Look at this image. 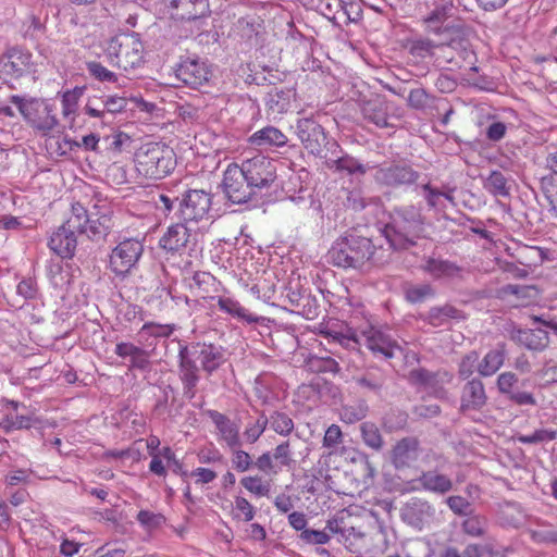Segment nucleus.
<instances>
[{"label": "nucleus", "instance_id": "25", "mask_svg": "<svg viewBox=\"0 0 557 557\" xmlns=\"http://www.w3.org/2000/svg\"><path fill=\"white\" fill-rule=\"evenodd\" d=\"M506 350L504 345L490 350L478 364V372L482 376L494 375L504 364Z\"/></svg>", "mask_w": 557, "mask_h": 557}, {"label": "nucleus", "instance_id": "23", "mask_svg": "<svg viewBox=\"0 0 557 557\" xmlns=\"http://www.w3.org/2000/svg\"><path fill=\"white\" fill-rule=\"evenodd\" d=\"M180 376L184 387L194 396V388L199 381V375L195 361L188 356L187 347L180 350Z\"/></svg>", "mask_w": 557, "mask_h": 557}, {"label": "nucleus", "instance_id": "3", "mask_svg": "<svg viewBox=\"0 0 557 557\" xmlns=\"http://www.w3.org/2000/svg\"><path fill=\"white\" fill-rule=\"evenodd\" d=\"M322 334H324L325 337H331L334 342H337L348 349H359L363 341V344L374 355H382L386 359L393 358L395 352L399 350V346L396 342L374 327L363 331L360 336L350 327L345 332L326 330L323 331Z\"/></svg>", "mask_w": 557, "mask_h": 557}, {"label": "nucleus", "instance_id": "54", "mask_svg": "<svg viewBox=\"0 0 557 557\" xmlns=\"http://www.w3.org/2000/svg\"><path fill=\"white\" fill-rule=\"evenodd\" d=\"M542 185L550 205L552 215L557 219V189H555L554 176L544 177Z\"/></svg>", "mask_w": 557, "mask_h": 557}, {"label": "nucleus", "instance_id": "35", "mask_svg": "<svg viewBox=\"0 0 557 557\" xmlns=\"http://www.w3.org/2000/svg\"><path fill=\"white\" fill-rule=\"evenodd\" d=\"M174 8L182 7L185 10V17L196 20L208 11V0H172Z\"/></svg>", "mask_w": 557, "mask_h": 557}, {"label": "nucleus", "instance_id": "49", "mask_svg": "<svg viewBox=\"0 0 557 557\" xmlns=\"http://www.w3.org/2000/svg\"><path fill=\"white\" fill-rule=\"evenodd\" d=\"M299 539L306 544L323 545L330 542L331 536L326 531L307 529L299 534Z\"/></svg>", "mask_w": 557, "mask_h": 557}, {"label": "nucleus", "instance_id": "31", "mask_svg": "<svg viewBox=\"0 0 557 557\" xmlns=\"http://www.w3.org/2000/svg\"><path fill=\"white\" fill-rule=\"evenodd\" d=\"M84 89L81 87H75L73 89L66 90L62 94L61 98V111L64 119L70 122H74L77 110L78 102L81 97L83 96Z\"/></svg>", "mask_w": 557, "mask_h": 557}, {"label": "nucleus", "instance_id": "5", "mask_svg": "<svg viewBox=\"0 0 557 557\" xmlns=\"http://www.w3.org/2000/svg\"><path fill=\"white\" fill-rule=\"evenodd\" d=\"M108 61L125 72L139 69L145 63L144 44L135 33L112 37L104 49Z\"/></svg>", "mask_w": 557, "mask_h": 557}, {"label": "nucleus", "instance_id": "9", "mask_svg": "<svg viewBox=\"0 0 557 557\" xmlns=\"http://www.w3.org/2000/svg\"><path fill=\"white\" fill-rule=\"evenodd\" d=\"M296 129L304 148L315 157L322 156L327 144V135L322 125L311 117H304L297 121Z\"/></svg>", "mask_w": 557, "mask_h": 557}, {"label": "nucleus", "instance_id": "63", "mask_svg": "<svg viewBox=\"0 0 557 557\" xmlns=\"http://www.w3.org/2000/svg\"><path fill=\"white\" fill-rule=\"evenodd\" d=\"M115 354L121 358H134L136 355H143V349L132 343H119L115 347Z\"/></svg>", "mask_w": 557, "mask_h": 557}, {"label": "nucleus", "instance_id": "15", "mask_svg": "<svg viewBox=\"0 0 557 557\" xmlns=\"http://www.w3.org/2000/svg\"><path fill=\"white\" fill-rule=\"evenodd\" d=\"M0 63L1 72L11 78H20L33 69L32 53L20 48L8 50Z\"/></svg>", "mask_w": 557, "mask_h": 557}, {"label": "nucleus", "instance_id": "53", "mask_svg": "<svg viewBox=\"0 0 557 557\" xmlns=\"http://www.w3.org/2000/svg\"><path fill=\"white\" fill-rule=\"evenodd\" d=\"M273 458L281 467H289L292 459V449L289 441L278 444L273 451Z\"/></svg>", "mask_w": 557, "mask_h": 557}, {"label": "nucleus", "instance_id": "16", "mask_svg": "<svg viewBox=\"0 0 557 557\" xmlns=\"http://www.w3.org/2000/svg\"><path fill=\"white\" fill-rule=\"evenodd\" d=\"M191 242V233L184 223H175L168 227L159 240V246L171 256L182 255Z\"/></svg>", "mask_w": 557, "mask_h": 557}, {"label": "nucleus", "instance_id": "60", "mask_svg": "<svg viewBox=\"0 0 557 557\" xmlns=\"http://www.w3.org/2000/svg\"><path fill=\"white\" fill-rule=\"evenodd\" d=\"M446 502L449 509L459 516L466 515L471 506L467 498L458 495L449 496Z\"/></svg>", "mask_w": 557, "mask_h": 557}, {"label": "nucleus", "instance_id": "52", "mask_svg": "<svg viewBox=\"0 0 557 557\" xmlns=\"http://www.w3.org/2000/svg\"><path fill=\"white\" fill-rule=\"evenodd\" d=\"M140 332L153 337H169L174 332V325L148 322L143 325Z\"/></svg>", "mask_w": 557, "mask_h": 557}, {"label": "nucleus", "instance_id": "24", "mask_svg": "<svg viewBox=\"0 0 557 557\" xmlns=\"http://www.w3.org/2000/svg\"><path fill=\"white\" fill-rule=\"evenodd\" d=\"M423 270L434 278L457 277L461 273V268L456 263L436 258H429L423 265Z\"/></svg>", "mask_w": 557, "mask_h": 557}, {"label": "nucleus", "instance_id": "22", "mask_svg": "<svg viewBox=\"0 0 557 557\" xmlns=\"http://www.w3.org/2000/svg\"><path fill=\"white\" fill-rule=\"evenodd\" d=\"M193 348L195 349L194 355L197 356V360L208 373L215 371L224 361L222 349L213 344L198 343Z\"/></svg>", "mask_w": 557, "mask_h": 557}, {"label": "nucleus", "instance_id": "6", "mask_svg": "<svg viewBox=\"0 0 557 557\" xmlns=\"http://www.w3.org/2000/svg\"><path fill=\"white\" fill-rule=\"evenodd\" d=\"M144 252V245L135 238H127L119 243L109 256V269L121 278L129 275L136 268Z\"/></svg>", "mask_w": 557, "mask_h": 557}, {"label": "nucleus", "instance_id": "13", "mask_svg": "<svg viewBox=\"0 0 557 557\" xmlns=\"http://www.w3.org/2000/svg\"><path fill=\"white\" fill-rule=\"evenodd\" d=\"M450 10L451 5L449 4H435L434 8L420 20L424 32L431 35L448 38L454 30V26L449 21Z\"/></svg>", "mask_w": 557, "mask_h": 557}, {"label": "nucleus", "instance_id": "41", "mask_svg": "<svg viewBox=\"0 0 557 557\" xmlns=\"http://www.w3.org/2000/svg\"><path fill=\"white\" fill-rule=\"evenodd\" d=\"M86 67L90 76L101 83H116L117 75L106 67L103 64L97 61H90L86 63Z\"/></svg>", "mask_w": 557, "mask_h": 557}, {"label": "nucleus", "instance_id": "47", "mask_svg": "<svg viewBox=\"0 0 557 557\" xmlns=\"http://www.w3.org/2000/svg\"><path fill=\"white\" fill-rule=\"evenodd\" d=\"M479 354L474 350L468 352L466 356L462 357L459 368H458V374L461 379L466 380L470 377L475 368L478 369L479 364Z\"/></svg>", "mask_w": 557, "mask_h": 557}, {"label": "nucleus", "instance_id": "29", "mask_svg": "<svg viewBox=\"0 0 557 557\" xmlns=\"http://www.w3.org/2000/svg\"><path fill=\"white\" fill-rule=\"evenodd\" d=\"M419 481L425 491L445 494L453 488L451 480L435 471H426L421 474Z\"/></svg>", "mask_w": 557, "mask_h": 557}, {"label": "nucleus", "instance_id": "19", "mask_svg": "<svg viewBox=\"0 0 557 557\" xmlns=\"http://www.w3.org/2000/svg\"><path fill=\"white\" fill-rule=\"evenodd\" d=\"M76 245V233L64 224L52 233L48 243L49 248L63 259L74 256Z\"/></svg>", "mask_w": 557, "mask_h": 557}, {"label": "nucleus", "instance_id": "36", "mask_svg": "<svg viewBox=\"0 0 557 557\" xmlns=\"http://www.w3.org/2000/svg\"><path fill=\"white\" fill-rule=\"evenodd\" d=\"M520 341L532 350H543L548 345V334L543 330L520 332Z\"/></svg>", "mask_w": 557, "mask_h": 557}, {"label": "nucleus", "instance_id": "51", "mask_svg": "<svg viewBox=\"0 0 557 557\" xmlns=\"http://www.w3.org/2000/svg\"><path fill=\"white\" fill-rule=\"evenodd\" d=\"M269 423L268 418L261 414L255 423L247 425L245 435L250 443H255L263 434Z\"/></svg>", "mask_w": 557, "mask_h": 557}, {"label": "nucleus", "instance_id": "39", "mask_svg": "<svg viewBox=\"0 0 557 557\" xmlns=\"http://www.w3.org/2000/svg\"><path fill=\"white\" fill-rule=\"evenodd\" d=\"M485 189L493 196L506 197L509 195L507 180L499 171H493L484 183Z\"/></svg>", "mask_w": 557, "mask_h": 557}, {"label": "nucleus", "instance_id": "50", "mask_svg": "<svg viewBox=\"0 0 557 557\" xmlns=\"http://www.w3.org/2000/svg\"><path fill=\"white\" fill-rule=\"evenodd\" d=\"M430 101V95L422 88L412 89L408 95V104L416 110L425 109Z\"/></svg>", "mask_w": 557, "mask_h": 557}, {"label": "nucleus", "instance_id": "45", "mask_svg": "<svg viewBox=\"0 0 557 557\" xmlns=\"http://www.w3.org/2000/svg\"><path fill=\"white\" fill-rule=\"evenodd\" d=\"M344 441L342 429L337 424H331L324 433L322 444L323 447L330 449V454L335 453V448Z\"/></svg>", "mask_w": 557, "mask_h": 557}, {"label": "nucleus", "instance_id": "8", "mask_svg": "<svg viewBox=\"0 0 557 557\" xmlns=\"http://www.w3.org/2000/svg\"><path fill=\"white\" fill-rule=\"evenodd\" d=\"M223 190L227 198L234 203H244L248 201L255 189L250 182L246 180V174L242 165L231 163L223 174Z\"/></svg>", "mask_w": 557, "mask_h": 557}, {"label": "nucleus", "instance_id": "40", "mask_svg": "<svg viewBox=\"0 0 557 557\" xmlns=\"http://www.w3.org/2000/svg\"><path fill=\"white\" fill-rule=\"evenodd\" d=\"M361 12V8L358 1L356 0H344V9L343 11H335L334 15L330 18L335 22L349 23L355 22L359 18Z\"/></svg>", "mask_w": 557, "mask_h": 557}, {"label": "nucleus", "instance_id": "44", "mask_svg": "<svg viewBox=\"0 0 557 557\" xmlns=\"http://www.w3.org/2000/svg\"><path fill=\"white\" fill-rule=\"evenodd\" d=\"M557 431L554 429H541L531 434L519 435L518 441L522 444H537L555 440Z\"/></svg>", "mask_w": 557, "mask_h": 557}, {"label": "nucleus", "instance_id": "46", "mask_svg": "<svg viewBox=\"0 0 557 557\" xmlns=\"http://www.w3.org/2000/svg\"><path fill=\"white\" fill-rule=\"evenodd\" d=\"M231 450V461L234 470H236L237 472L248 471L253 463L251 456L247 451L240 449V447H236Z\"/></svg>", "mask_w": 557, "mask_h": 557}, {"label": "nucleus", "instance_id": "62", "mask_svg": "<svg viewBox=\"0 0 557 557\" xmlns=\"http://www.w3.org/2000/svg\"><path fill=\"white\" fill-rule=\"evenodd\" d=\"M273 460V456L269 451H267L257 458L255 465L262 472H271L273 474H277L278 470L276 469V466Z\"/></svg>", "mask_w": 557, "mask_h": 557}, {"label": "nucleus", "instance_id": "7", "mask_svg": "<svg viewBox=\"0 0 557 557\" xmlns=\"http://www.w3.org/2000/svg\"><path fill=\"white\" fill-rule=\"evenodd\" d=\"M240 165L253 189L268 188L277 177L275 160L262 154L246 159Z\"/></svg>", "mask_w": 557, "mask_h": 557}, {"label": "nucleus", "instance_id": "14", "mask_svg": "<svg viewBox=\"0 0 557 557\" xmlns=\"http://www.w3.org/2000/svg\"><path fill=\"white\" fill-rule=\"evenodd\" d=\"M216 430V440L230 449L240 447V434L237 423L232 421L226 414L210 409L206 411Z\"/></svg>", "mask_w": 557, "mask_h": 557}, {"label": "nucleus", "instance_id": "17", "mask_svg": "<svg viewBox=\"0 0 557 557\" xmlns=\"http://www.w3.org/2000/svg\"><path fill=\"white\" fill-rule=\"evenodd\" d=\"M376 181L385 186L399 187L417 182L419 173L409 165L395 164L376 172Z\"/></svg>", "mask_w": 557, "mask_h": 557}, {"label": "nucleus", "instance_id": "56", "mask_svg": "<svg viewBox=\"0 0 557 557\" xmlns=\"http://www.w3.org/2000/svg\"><path fill=\"white\" fill-rule=\"evenodd\" d=\"M518 377L513 372H503L497 377V388L499 393L511 395L513 386L517 384Z\"/></svg>", "mask_w": 557, "mask_h": 557}, {"label": "nucleus", "instance_id": "4", "mask_svg": "<svg viewBox=\"0 0 557 557\" xmlns=\"http://www.w3.org/2000/svg\"><path fill=\"white\" fill-rule=\"evenodd\" d=\"M374 245L371 239L362 236L348 235L338 238L329 250V261L338 268H362L371 261Z\"/></svg>", "mask_w": 557, "mask_h": 557}, {"label": "nucleus", "instance_id": "12", "mask_svg": "<svg viewBox=\"0 0 557 557\" xmlns=\"http://www.w3.org/2000/svg\"><path fill=\"white\" fill-rule=\"evenodd\" d=\"M212 76V70L207 62L187 58L182 60L176 69V77L191 88L207 84Z\"/></svg>", "mask_w": 557, "mask_h": 557}, {"label": "nucleus", "instance_id": "32", "mask_svg": "<svg viewBox=\"0 0 557 557\" xmlns=\"http://www.w3.org/2000/svg\"><path fill=\"white\" fill-rule=\"evenodd\" d=\"M193 281L203 299L212 298L211 294L218 292V285L220 284L215 276L205 271L195 272Z\"/></svg>", "mask_w": 557, "mask_h": 557}, {"label": "nucleus", "instance_id": "1", "mask_svg": "<svg viewBox=\"0 0 557 557\" xmlns=\"http://www.w3.org/2000/svg\"><path fill=\"white\" fill-rule=\"evenodd\" d=\"M383 234L394 249H408L426 236L425 218L414 205L396 207Z\"/></svg>", "mask_w": 557, "mask_h": 557}, {"label": "nucleus", "instance_id": "57", "mask_svg": "<svg viewBox=\"0 0 557 557\" xmlns=\"http://www.w3.org/2000/svg\"><path fill=\"white\" fill-rule=\"evenodd\" d=\"M197 458L200 463H218L223 459L222 454L214 447H201L197 451Z\"/></svg>", "mask_w": 557, "mask_h": 557}, {"label": "nucleus", "instance_id": "27", "mask_svg": "<svg viewBox=\"0 0 557 557\" xmlns=\"http://www.w3.org/2000/svg\"><path fill=\"white\" fill-rule=\"evenodd\" d=\"M218 307L221 311L243 320L249 324L258 323L260 318L250 313L246 308H244L240 302L231 297H219L218 298Z\"/></svg>", "mask_w": 557, "mask_h": 557}, {"label": "nucleus", "instance_id": "58", "mask_svg": "<svg viewBox=\"0 0 557 557\" xmlns=\"http://www.w3.org/2000/svg\"><path fill=\"white\" fill-rule=\"evenodd\" d=\"M345 206L354 211H360L367 207V202L361 190L354 189L348 191Z\"/></svg>", "mask_w": 557, "mask_h": 557}, {"label": "nucleus", "instance_id": "64", "mask_svg": "<svg viewBox=\"0 0 557 557\" xmlns=\"http://www.w3.org/2000/svg\"><path fill=\"white\" fill-rule=\"evenodd\" d=\"M410 376L416 383L423 386H433L436 383V376L423 369L412 371Z\"/></svg>", "mask_w": 557, "mask_h": 557}, {"label": "nucleus", "instance_id": "26", "mask_svg": "<svg viewBox=\"0 0 557 557\" xmlns=\"http://www.w3.org/2000/svg\"><path fill=\"white\" fill-rule=\"evenodd\" d=\"M249 141L252 145L256 146H276V147H283L287 143L286 135L281 132L278 128L273 126H267L262 129L257 131L253 133Z\"/></svg>", "mask_w": 557, "mask_h": 557}, {"label": "nucleus", "instance_id": "33", "mask_svg": "<svg viewBox=\"0 0 557 557\" xmlns=\"http://www.w3.org/2000/svg\"><path fill=\"white\" fill-rule=\"evenodd\" d=\"M240 485L256 497H265L270 494L271 483L259 475H246L240 479Z\"/></svg>", "mask_w": 557, "mask_h": 557}, {"label": "nucleus", "instance_id": "28", "mask_svg": "<svg viewBox=\"0 0 557 557\" xmlns=\"http://www.w3.org/2000/svg\"><path fill=\"white\" fill-rule=\"evenodd\" d=\"M89 222L87 209L79 202H75L72 205L71 214L63 224L75 233H88L90 228V232L95 234L96 232L89 226Z\"/></svg>", "mask_w": 557, "mask_h": 557}, {"label": "nucleus", "instance_id": "55", "mask_svg": "<svg viewBox=\"0 0 557 557\" xmlns=\"http://www.w3.org/2000/svg\"><path fill=\"white\" fill-rule=\"evenodd\" d=\"M335 165H336V169L339 170V171H346L348 172L349 174H354V173H366V169L364 166L359 163L356 159L349 157V156H346V157H342L339 159H337L335 161Z\"/></svg>", "mask_w": 557, "mask_h": 557}, {"label": "nucleus", "instance_id": "38", "mask_svg": "<svg viewBox=\"0 0 557 557\" xmlns=\"http://www.w3.org/2000/svg\"><path fill=\"white\" fill-rule=\"evenodd\" d=\"M268 420L271 429L280 435L287 436L294 431L293 419L284 412L275 411Z\"/></svg>", "mask_w": 557, "mask_h": 557}, {"label": "nucleus", "instance_id": "30", "mask_svg": "<svg viewBox=\"0 0 557 557\" xmlns=\"http://www.w3.org/2000/svg\"><path fill=\"white\" fill-rule=\"evenodd\" d=\"M257 513L256 507L244 496L236 495L232 505L230 516L237 522H250Z\"/></svg>", "mask_w": 557, "mask_h": 557}, {"label": "nucleus", "instance_id": "43", "mask_svg": "<svg viewBox=\"0 0 557 557\" xmlns=\"http://www.w3.org/2000/svg\"><path fill=\"white\" fill-rule=\"evenodd\" d=\"M433 295L434 290L429 284L412 285L405 290V297L411 304L421 302Z\"/></svg>", "mask_w": 557, "mask_h": 557}, {"label": "nucleus", "instance_id": "10", "mask_svg": "<svg viewBox=\"0 0 557 557\" xmlns=\"http://www.w3.org/2000/svg\"><path fill=\"white\" fill-rule=\"evenodd\" d=\"M11 103L37 129L51 131L57 125V120L50 116L47 108L37 100H24L17 96H12Z\"/></svg>", "mask_w": 557, "mask_h": 557}, {"label": "nucleus", "instance_id": "42", "mask_svg": "<svg viewBox=\"0 0 557 557\" xmlns=\"http://www.w3.org/2000/svg\"><path fill=\"white\" fill-rule=\"evenodd\" d=\"M436 47H438V45L429 38H418L410 41L409 52L413 57L424 59L433 55Z\"/></svg>", "mask_w": 557, "mask_h": 557}, {"label": "nucleus", "instance_id": "11", "mask_svg": "<svg viewBox=\"0 0 557 557\" xmlns=\"http://www.w3.org/2000/svg\"><path fill=\"white\" fill-rule=\"evenodd\" d=\"M211 195L202 189H189L180 203V215L185 222H198L208 216Z\"/></svg>", "mask_w": 557, "mask_h": 557}, {"label": "nucleus", "instance_id": "34", "mask_svg": "<svg viewBox=\"0 0 557 557\" xmlns=\"http://www.w3.org/2000/svg\"><path fill=\"white\" fill-rule=\"evenodd\" d=\"M99 140V136L94 133L83 136L81 140L64 137L61 147H64V149L69 151H77L79 149L85 151H96Z\"/></svg>", "mask_w": 557, "mask_h": 557}, {"label": "nucleus", "instance_id": "20", "mask_svg": "<svg viewBox=\"0 0 557 557\" xmlns=\"http://www.w3.org/2000/svg\"><path fill=\"white\" fill-rule=\"evenodd\" d=\"M0 405L3 410L0 425H2L7 431L29 429L36 422V419L33 414L25 416L16 413L18 408L22 406L18 401L2 399Z\"/></svg>", "mask_w": 557, "mask_h": 557}, {"label": "nucleus", "instance_id": "59", "mask_svg": "<svg viewBox=\"0 0 557 557\" xmlns=\"http://www.w3.org/2000/svg\"><path fill=\"white\" fill-rule=\"evenodd\" d=\"M163 517L149 510H140L137 513V521L146 528H156L161 524Z\"/></svg>", "mask_w": 557, "mask_h": 557}, {"label": "nucleus", "instance_id": "18", "mask_svg": "<svg viewBox=\"0 0 557 557\" xmlns=\"http://www.w3.org/2000/svg\"><path fill=\"white\" fill-rule=\"evenodd\" d=\"M420 442L417 437L408 436L399 440L391 451V461L396 469L410 467L417 461Z\"/></svg>", "mask_w": 557, "mask_h": 557}, {"label": "nucleus", "instance_id": "2", "mask_svg": "<svg viewBox=\"0 0 557 557\" xmlns=\"http://www.w3.org/2000/svg\"><path fill=\"white\" fill-rule=\"evenodd\" d=\"M137 176L146 181L166 177L176 165L174 150L163 143L143 144L134 154Z\"/></svg>", "mask_w": 557, "mask_h": 557}, {"label": "nucleus", "instance_id": "37", "mask_svg": "<svg viewBox=\"0 0 557 557\" xmlns=\"http://www.w3.org/2000/svg\"><path fill=\"white\" fill-rule=\"evenodd\" d=\"M360 432L364 444L374 449L380 450L383 447L384 441L379 428L372 422H363L360 425Z\"/></svg>", "mask_w": 557, "mask_h": 557}, {"label": "nucleus", "instance_id": "21", "mask_svg": "<svg viewBox=\"0 0 557 557\" xmlns=\"http://www.w3.org/2000/svg\"><path fill=\"white\" fill-rule=\"evenodd\" d=\"M486 394L481 380L472 379L462 388L460 410H479L486 404Z\"/></svg>", "mask_w": 557, "mask_h": 557}, {"label": "nucleus", "instance_id": "48", "mask_svg": "<svg viewBox=\"0 0 557 557\" xmlns=\"http://www.w3.org/2000/svg\"><path fill=\"white\" fill-rule=\"evenodd\" d=\"M486 521L480 516H470L462 522V530L466 534L474 537L482 536L484 534Z\"/></svg>", "mask_w": 557, "mask_h": 557}, {"label": "nucleus", "instance_id": "61", "mask_svg": "<svg viewBox=\"0 0 557 557\" xmlns=\"http://www.w3.org/2000/svg\"><path fill=\"white\" fill-rule=\"evenodd\" d=\"M190 475L195 478L197 484H209L213 482L218 474L215 471L209 468L198 467L190 472Z\"/></svg>", "mask_w": 557, "mask_h": 557}]
</instances>
